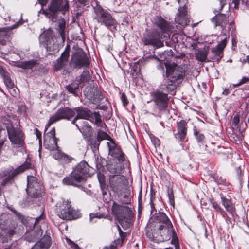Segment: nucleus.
<instances>
[{"label":"nucleus","instance_id":"1","mask_svg":"<svg viewBox=\"0 0 249 249\" xmlns=\"http://www.w3.org/2000/svg\"><path fill=\"white\" fill-rule=\"evenodd\" d=\"M69 10L68 1L66 0H52L48 9L47 10L41 9L39 13H42L45 15L52 22H55V29L62 38L63 42L66 38V34L65 31L66 22L64 18H61L57 21V12L68 11Z\"/></svg>","mask_w":249,"mask_h":249},{"label":"nucleus","instance_id":"2","mask_svg":"<svg viewBox=\"0 0 249 249\" xmlns=\"http://www.w3.org/2000/svg\"><path fill=\"white\" fill-rule=\"evenodd\" d=\"M166 68L165 75L163 74L164 79L162 84H164L167 87L173 85L175 90L185 76V67L184 66H178L176 64L167 65L165 63H160L158 67L160 70L164 71Z\"/></svg>","mask_w":249,"mask_h":249},{"label":"nucleus","instance_id":"3","mask_svg":"<svg viewBox=\"0 0 249 249\" xmlns=\"http://www.w3.org/2000/svg\"><path fill=\"white\" fill-rule=\"evenodd\" d=\"M91 168L85 161L78 164L69 177L63 179V183L65 185H73L79 187L80 183H83L88 177L91 176L92 173Z\"/></svg>","mask_w":249,"mask_h":249},{"label":"nucleus","instance_id":"4","mask_svg":"<svg viewBox=\"0 0 249 249\" xmlns=\"http://www.w3.org/2000/svg\"><path fill=\"white\" fill-rule=\"evenodd\" d=\"M156 219L160 223L158 229L163 239L167 241L172 238L171 243L175 245L176 249H178L179 245L177 235L169 218L165 213H161L157 216Z\"/></svg>","mask_w":249,"mask_h":249},{"label":"nucleus","instance_id":"5","mask_svg":"<svg viewBox=\"0 0 249 249\" xmlns=\"http://www.w3.org/2000/svg\"><path fill=\"white\" fill-rule=\"evenodd\" d=\"M156 219L160 223L158 229L163 239L167 241L172 238L171 243L175 245L176 249H178L179 245L177 235L169 218L165 213H161L157 216Z\"/></svg>","mask_w":249,"mask_h":249},{"label":"nucleus","instance_id":"6","mask_svg":"<svg viewBox=\"0 0 249 249\" xmlns=\"http://www.w3.org/2000/svg\"><path fill=\"white\" fill-rule=\"evenodd\" d=\"M168 94H175L174 86L168 85L167 87L164 84L161 83L153 93L154 101L160 111L165 110L167 108L169 102Z\"/></svg>","mask_w":249,"mask_h":249},{"label":"nucleus","instance_id":"7","mask_svg":"<svg viewBox=\"0 0 249 249\" xmlns=\"http://www.w3.org/2000/svg\"><path fill=\"white\" fill-rule=\"evenodd\" d=\"M94 18L98 23L105 26L112 32L117 30L118 23L107 10L97 5L94 7Z\"/></svg>","mask_w":249,"mask_h":249},{"label":"nucleus","instance_id":"8","mask_svg":"<svg viewBox=\"0 0 249 249\" xmlns=\"http://www.w3.org/2000/svg\"><path fill=\"white\" fill-rule=\"evenodd\" d=\"M75 113L77 115L72 121V124H76L75 122L79 119L89 120L91 122H94L97 127L101 128H106V125L101 119V116L98 112H92L90 110L87 108H81L76 107L74 108Z\"/></svg>","mask_w":249,"mask_h":249},{"label":"nucleus","instance_id":"9","mask_svg":"<svg viewBox=\"0 0 249 249\" xmlns=\"http://www.w3.org/2000/svg\"><path fill=\"white\" fill-rule=\"evenodd\" d=\"M41 43L46 48L50 54H53L58 51L57 45L55 43L54 34L51 30L44 31L40 36Z\"/></svg>","mask_w":249,"mask_h":249},{"label":"nucleus","instance_id":"10","mask_svg":"<svg viewBox=\"0 0 249 249\" xmlns=\"http://www.w3.org/2000/svg\"><path fill=\"white\" fill-rule=\"evenodd\" d=\"M75 115V111L68 107L59 108L57 111L50 117L48 124L45 126L46 131L50 125L62 119L70 120Z\"/></svg>","mask_w":249,"mask_h":249},{"label":"nucleus","instance_id":"11","mask_svg":"<svg viewBox=\"0 0 249 249\" xmlns=\"http://www.w3.org/2000/svg\"><path fill=\"white\" fill-rule=\"evenodd\" d=\"M26 191L32 197H37L44 193V187L36 178L33 176H28Z\"/></svg>","mask_w":249,"mask_h":249},{"label":"nucleus","instance_id":"12","mask_svg":"<svg viewBox=\"0 0 249 249\" xmlns=\"http://www.w3.org/2000/svg\"><path fill=\"white\" fill-rule=\"evenodd\" d=\"M58 215L60 218L65 220H73L78 218L79 214L78 212L73 209L71 202L68 200H63V203L59 205Z\"/></svg>","mask_w":249,"mask_h":249},{"label":"nucleus","instance_id":"13","mask_svg":"<svg viewBox=\"0 0 249 249\" xmlns=\"http://www.w3.org/2000/svg\"><path fill=\"white\" fill-rule=\"evenodd\" d=\"M167 35L159 32H153L143 38L142 41L145 45H152L156 48H160L164 45L163 41L161 39L168 36Z\"/></svg>","mask_w":249,"mask_h":249},{"label":"nucleus","instance_id":"14","mask_svg":"<svg viewBox=\"0 0 249 249\" xmlns=\"http://www.w3.org/2000/svg\"><path fill=\"white\" fill-rule=\"evenodd\" d=\"M45 130L44 135V145L45 147L50 150L54 151L58 149L57 145V139L55 137V130L53 128L50 131L47 132Z\"/></svg>","mask_w":249,"mask_h":249},{"label":"nucleus","instance_id":"15","mask_svg":"<svg viewBox=\"0 0 249 249\" xmlns=\"http://www.w3.org/2000/svg\"><path fill=\"white\" fill-rule=\"evenodd\" d=\"M89 60L84 52H79L74 54L71 58L70 64L74 68L88 67L89 65Z\"/></svg>","mask_w":249,"mask_h":249},{"label":"nucleus","instance_id":"16","mask_svg":"<svg viewBox=\"0 0 249 249\" xmlns=\"http://www.w3.org/2000/svg\"><path fill=\"white\" fill-rule=\"evenodd\" d=\"M126 181L124 176H110V187L114 193H118L122 191Z\"/></svg>","mask_w":249,"mask_h":249},{"label":"nucleus","instance_id":"17","mask_svg":"<svg viewBox=\"0 0 249 249\" xmlns=\"http://www.w3.org/2000/svg\"><path fill=\"white\" fill-rule=\"evenodd\" d=\"M7 133L9 138L12 143L15 144H21L23 142V134L21 131L18 128L13 127H7Z\"/></svg>","mask_w":249,"mask_h":249},{"label":"nucleus","instance_id":"18","mask_svg":"<svg viewBox=\"0 0 249 249\" xmlns=\"http://www.w3.org/2000/svg\"><path fill=\"white\" fill-rule=\"evenodd\" d=\"M70 51L69 45H67L60 57L54 62V67L56 71L61 70L67 64L70 56Z\"/></svg>","mask_w":249,"mask_h":249},{"label":"nucleus","instance_id":"19","mask_svg":"<svg viewBox=\"0 0 249 249\" xmlns=\"http://www.w3.org/2000/svg\"><path fill=\"white\" fill-rule=\"evenodd\" d=\"M31 164L30 162H27L14 169L13 167H10L6 170L3 173V176L9 175L13 179L17 175L25 170L30 168Z\"/></svg>","mask_w":249,"mask_h":249},{"label":"nucleus","instance_id":"20","mask_svg":"<svg viewBox=\"0 0 249 249\" xmlns=\"http://www.w3.org/2000/svg\"><path fill=\"white\" fill-rule=\"evenodd\" d=\"M109 154L112 157L116 158L119 161H124L126 160L124 154L118 148L114 142H107Z\"/></svg>","mask_w":249,"mask_h":249},{"label":"nucleus","instance_id":"21","mask_svg":"<svg viewBox=\"0 0 249 249\" xmlns=\"http://www.w3.org/2000/svg\"><path fill=\"white\" fill-rule=\"evenodd\" d=\"M175 22L183 27L187 26L190 21L187 13L186 8L181 5L178 8V15L175 18Z\"/></svg>","mask_w":249,"mask_h":249},{"label":"nucleus","instance_id":"22","mask_svg":"<svg viewBox=\"0 0 249 249\" xmlns=\"http://www.w3.org/2000/svg\"><path fill=\"white\" fill-rule=\"evenodd\" d=\"M178 132L175 134L177 139H178L181 142H186L187 128V122L184 120H181L177 123Z\"/></svg>","mask_w":249,"mask_h":249},{"label":"nucleus","instance_id":"23","mask_svg":"<svg viewBox=\"0 0 249 249\" xmlns=\"http://www.w3.org/2000/svg\"><path fill=\"white\" fill-rule=\"evenodd\" d=\"M227 42V37L222 39L218 44L212 49L211 51L214 55L215 59L217 61L220 60L223 56V51L226 46Z\"/></svg>","mask_w":249,"mask_h":249},{"label":"nucleus","instance_id":"24","mask_svg":"<svg viewBox=\"0 0 249 249\" xmlns=\"http://www.w3.org/2000/svg\"><path fill=\"white\" fill-rule=\"evenodd\" d=\"M154 24L159 28L160 32L169 36L170 29L167 22L161 17L156 16L154 18Z\"/></svg>","mask_w":249,"mask_h":249},{"label":"nucleus","instance_id":"25","mask_svg":"<svg viewBox=\"0 0 249 249\" xmlns=\"http://www.w3.org/2000/svg\"><path fill=\"white\" fill-rule=\"evenodd\" d=\"M220 196L222 204L226 209V211L231 214L233 217L237 216V215L236 213L235 208L231 200L225 198L223 195L221 194Z\"/></svg>","mask_w":249,"mask_h":249},{"label":"nucleus","instance_id":"26","mask_svg":"<svg viewBox=\"0 0 249 249\" xmlns=\"http://www.w3.org/2000/svg\"><path fill=\"white\" fill-rule=\"evenodd\" d=\"M120 162H112L107 164V169L108 171L111 174H114L115 176H120L122 171L124 169V165Z\"/></svg>","mask_w":249,"mask_h":249},{"label":"nucleus","instance_id":"27","mask_svg":"<svg viewBox=\"0 0 249 249\" xmlns=\"http://www.w3.org/2000/svg\"><path fill=\"white\" fill-rule=\"evenodd\" d=\"M51 245V238L49 236H44L36 243L31 249H48Z\"/></svg>","mask_w":249,"mask_h":249},{"label":"nucleus","instance_id":"28","mask_svg":"<svg viewBox=\"0 0 249 249\" xmlns=\"http://www.w3.org/2000/svg\"><path fill=\"white\" fill-rule=\"evenodd\" d=\"M227 17L226 14H220L214 16L212 18V22H215V26H226L227 21Z\"/></svg>","mask_w":249,"mask_h":249},{"label":"nucleus","instance_id":"29","mask_svg":"<svg viewBox=\"0 0 249 249\" xmlns=\"http://www.w3.org/2000/svg\"><path fill=\"white\" fill-rule=\"evenodd\" d=\"M126 210V208L119 205L115 202H114L113 204L112 207V212L115 215L117 219L124 216V212Z\"/></svg>","mask_w":249,"mask_h":249},{"label":"nucleus","instance_id":"30","mask_svg":"<svg viewBox=\"0 0 249 249\" xmlns=\"http://www.w3.org/2000/svg\"><path fill=\"white\" fill-rule=\"evenodd\" d=\"M37 64L36 60H32L30 61H24L18 63L16 66L18 68H21L23 69H32L35 67Z\"/></svg>","mask_w":249,"mask_h":249},{"label":"nucleus","instance_id":"31","mask_svg":"<svg viewBox=\"0 0 249 249\" xmlns=\"http://www.w3.org/2000/svg\"><path fill=\"white\" fill-rule=\"evenodd\" d=\"M74 125L83 135H89L91 132L92 128L87 122H83V126L81 128L77 124Z\"/></svg>","mask_w":249,"mask_h":249},{"label":"nucleus","instance_id":"32","mask_svg":"<svg viewBox=\"0 0 249 249\" xmlns=\"http://www.w3.org/2000/svg\"><path fill=\"white\" fill-rule=\"evenodd\" d=\"M117 220L122 228L124 230L128 229L131 225V219L124 215L121 216Z\"/></svg>","mask_w":249,"mask_h":249},{"label":"nucleus","instance_id":"33","mask_svg":"<svg viewBox=\"0 0 249 249\" xmlns=\"http://www.w3.org/2000/svg\"><path fill=\"white\" fill-rule=\"evenodd\" d=\"M0 226L1 230L4 231V232L7 236L11 237L15 234L16 229L15 226L9 227L8 228H5L2 226L1 223H0Z\"/></svg>","mask_w":249,"mask_h":249},{"label":"nucleus","instance_id":"34","mask_svg":"<svg viewBox=\"0 0 249 249\" xmlns=\"http://www.w3.org/2000/svg\"><path fill=\"white\" fill-rule=\"evenodd\" d=\"M4 82L6 87L12 90L13 91H15L14 88V84L13 81L11 79L9 76L7 75L3 77Z\"/></svg>","mask_w":249,"mask_h":249},{"label":"nucleus","instance_id":"35","mask_svg":"<svg viewBox=\"0 0 249 249\" xmlns=\"http://www.w3.org/2000/svg\"><path fill=\"white\" fill-rule=\"evenodd\" d=\"M79 86V83L76 81L75 82L67 86L66 89L70 93L75 94L76 90L78 89Z\"/></svg>","mask_w":249,"mask_h":249},{"label":"nucleus","instance_id":"36","mask_svg":"<svg viewBox=\"0 0 249 249\" xmlns=\"http://www.w3.org/2000/svg\"><path fill=\"white\" fill-rule=\"evenodd\" d=\"M89 79V72L88 71H83L81 74L79 79L77 80L76 81L79 83L80 85L82 83H84L85 82H88Z\"/></svg>","mask_w":249,"mask_h":249},{"label":"nucleus","instance_id":"37","mask_svg":"<svg viewBox=\"0 0 249 249\" xmlns=\"http://www.w3.org/2000/svg\"><path fill=\"white\" fill-rule=\"evenodd\" d=\"M109 138V135L101 130H98L97 132V139L98 141L103 140H107Z\"/></svg>","mask_w":249,"mask_h":249},{"label":"nucleus","instance_id":"38","mask_svg":"<svg viewBox=\"0 0 249 249\" xmlns=\"http://www.w3.org/2000/svg\"><path fill=\"white\" fill-rule=\"evenodd\" d=\"M42 234L43 231L40 228L36 232H35V231L34 232L33 239L29 240L28 239V236H27L26 238L29 242L34 241L35 240L40 238L42 236Z\"/></svg>","mask_w":249,"mask_h":249},{"label":"nucleus","instance_id":"39","mask_svg":"<svg viewBox=\"0 0 249 249\" xmlns=\"http://www.w3.org/2000/svg\"><path fill=\"white\" fill-rule=\"evenodd\" d=\"M196 57L197 60L200 61H205L207 59L206 54L202 52H199L196 54Z\"/></svg>","mask_w":249,"mask_h":249},{"label":"nucleus","instance_id":"40","mask_svg":"<svg viewBox=\"0 0 249 249\" xmlns=\"http://www.w3.org/2000/svg\"><path fill=\"white\" fill-rule=\"evenodd\" d=\"M226 149L223 146H217L213 149V152L218 155L225 154Z\"/></svg>","mask_w":249,"mask_h":249},{"label":"nucleus","instance_id":"41","mask_svg":"<svg viewBox=\"0 0 249 249\" xmlns=\"http://www.w3.org/2000/svg\"><path fill=\"white\" fill-rule=\"evenodd\" d=\"M214 180L218 184L226 185V180L223 178L221 177H219L218 176H215L214 177Z\"/></svg>","mask_w":249,"mask_h":249},{"label":"nucleus","instance_id":"42","mask_svg":"<svg viewBox=\"0 0 249 249\" xmlns=\"http://www.w3.org/2000/svg\"><path fill=\"white\" fill-rule=\"evenodd\" d=\"M53 156L54 158L57 160H60L61 159V156L63 155V153H62L61 151H60L58 149H55L54 152L52 153Z\"/></svg>","mask_w":249,"mask_h":249},{"label":"nucleus","instance_id":"43","mask_svg":"<svg viewBox=\"0 0 249 249\" xmlns=\"http://www.w3.org/2000/svg\"><path fill=\"white\" fill-rule=\"evenodd\" d=\"M210 202L213 208L215 211L219 212L222 209L221 206L216 202L212 200Z\"/></svg>","mask_w":249,"mask_h":249},{"label":"nucleus","instance_id":"44","mask_svg":"<svg viewBox=\"0 0 249 249\" xmlns=\"http://www.w3.org/2000/svg\"><path fill=\"white\" fill-rule=\"evenodd\" d=\"M194 135L195 136L198 142H202L204 139V136L202 134L199 133L197 131H194Z\"/></svg>","mask_w":249,"mask_h":249},{"label":"nucleus","instance_id":"45","mask_svg":"<svg viewBox=\"0 0 249 249\" xmlns=\"http://www.w3.org/2000/svg\"><path fill=\"white\" fill-rule=\"evenodd\" d=\"M67 243L72 249H80L79 247L68 238H66Z\"/></svg>","mask_w":249,"mask_h":249},{"label":"nucleus","instance_id":"46","mask_svg":"<svg viewBox=\"0 0 249 249\" xmlns=\"http://www.w3.org/2000/svg\"><path fill=\"white\" fill-rule=\"evenodd\" d=\"M25 21L22 19V18H21V19L20 20H19L18 22H16L14 25H12L9 27L10 29L12 30L14 29H16L19 26L23 24Z\"/></svg>","mask_w":249,"mask_h":249},{"label":"nucleus","instance_id":"47","mask_svg":"<svg viewBox=\"0 0 249 249\" xmlns=\"http://www.w3.org/2000/svg\"><path fill=\"white\" fill-rule=\"evenodd\" d=\"M61 156L60 160L64 161L65 163H69L71 160V158L66 154H63Z\"/></svg>","mask_w":249,"mask_h":249},{"label":"nucleus","instance_id":"48","mask_svg":"<svg viewBox=\"0 0 249 249\" xmlns=\"http://www.w3.org/2000/svg\"><path fill=\"white\" fill-rule=\"evenodd\" d=\"M6 176L7 177L1 182V185L3 186H5L9 183H11L12 180H13L9 175H7Z\"/></svg>","mask_w":249,"mask_h":249},{"label":"nucleus","instance_id":"49","mask_svg":"<svg viewBox=\"0 0 249 249\" xmlns=\"http://www.w3.org/2000/svg\"><path fill=\"white\" fill-rule=\"evenodd\" d=\"M240 121L239 116L238 114H236L234 116L232 124L234 126H237Z\"/></svg>","mask_w":249,"mask_h":249},{"label":"nucleus","instance_id":"50","mask_svg":"<svg viewBox=\"0 0 249 249\" xmlns=\"http://www.w3.org/2000/svg\"><path fill=\"white\" fill-rule=\"evenodd\" d=\"M121 98L122 102L123 104V105L124 106H126L128 103V101L126 96H125L124 93H123L122 94Z\"/></svg>","mask_w":249,"mask_h":249},{"label":"nucleus","instance_id":"51","mask_svg":"<svg viewBox=\"0 0 249 249\" xmlns=\"http://www.w3.org/2000/svg\"><path fill=\"white\" fill-rule=\"evenodd\" d=\"M35 131L36 138L38 140L40 144L41 143V133L37 128H36Z\"/></svg>","mask_w":249,"mask_h":249},{"label":"nucleus","instance_id":"52","mask_svg":"<svg viewBox=\"0 0 249 249\" xmlns=\"http://www.w3.org/2000/svg\"><path fill=\"white\" fill-rule=\"evenodd\" d=\"M44 215L43 214H41L39 216L36 218L35 225H36L38 224L41 221H43L44 219Z\"/></svg>","mask_w":249,"mask_h":249},{"label":"nucleus","instance_id":"53","mask_svg":"<svg viewBox=\"0 0 249 249\" xmlns=\"http://www.w3.org/2000/svg\"><path fill=\"white\" fill-rule=\"evenodd\" d=\"M168 197L169 199L171 204L173 205L174 204V195L172 191H168Z\"/></svg>","mask_w":249,"mask_h":249},{"label":"nucleus","instance_id":"54","mask_svg":"<svg viewBox=\"0 0 249 249\" xmlns=\"http://www.w3.org/2000/svg\"><path fill=\"white\" fill-rule=\"evenodd\" d=\"M100 218L98 216V213H90V221L92 222H96V221H93L94 218Z\"/></svg>","mask_w":249,"mask_h":249},{"label":"nucleus","instance_id":"55","mask_svg":"<svg viewBox=\"0 0 249 249\" xmlns=\"http://www.w3.org/2000/svg\"><path fill=\"white\" fill-rule=\"evenodd\" d=\"M249 82V78L243 77L239 82V85L241 86L243 84L248 83Z\"/></svg>","mask_w":249,"mask_h":249},{"label":"nucleus","instance_id":"56","mask_svg":"<svg viewBox=\"0 0 249 249\" xmlns=\"http://www.w3.org/2000/svg\"><path fill=\"white\" fill-rule=\"evenodd\" d=\"M178 2L179 4H182V6H184L186 9V4L188 3V0H178Z\"/></svg>","mask_w":249,"mask_h":249},{"label":"nucleus","instance_id":"57","mask_svg":"<svg viewBox=\"0 0 249 249\" xmlns=\"http://www.w3.org/2000/svg\"><path fill=\"white\" fill-rule=\"evenodd\" d=\"M0 74L2 77V78L4 77V76L7 75V73L5 71L3 67L1 66H0Z\"/></svg>","mask_w":249,"mask_h":249},{"label":"nucleus","instance_id":"58","mask_svg":"<svg viewBox=\"0 0 249 249\" xmlns=\"http://www.w3.org/2000/svg\"><path fill=\"white\" fill-rule=\"evenodd\" d=\"M219 2L220 4V8L219 10L221 11L223 9V7L224 6V5L226 4V0H219Z\"/></svg>","mask_w":249,"mask_h":249},{"label":"nucleus","instance_id":"59","mask_svg":"<svg viewBox=\"0 0 249 249\" xmlns=\"http://www.w3.org/2000/svg\"><path fill=\"white\" fill-rule=\"evenodd\" d=\"M220 213V214L222 215V216L224 217H227V216L228 215L226 212L223 210L222 209L219 212Z\"/></svg>","mask_w":249,"mask_h":249},{"label":"nucleus","instance_id":"60","mask_svg":"<svg viewBox=\"0 0 249 249\" xmlns=\"http://www.w3.org/2000/svg\"><path fill=\"white\" fill-rule=\"evenodd\" d=\"M104 249H116V245L111 244L109 247H106Z\"/></svg>","mask_w":249,"mask_h":249},{"label":"nucleus","instance_id":"61","mask_svg":"<svg viewBox=\"0 0 249 249\" xmlns=\"http://www.w3.org/2000/svg\"><path fill=\"white\" fill-rule=\"evenodd\" d=\"M233 2L234 3V8H238L240 3V0H233Z\"/></svg>","mask_w":249,"mask_h":249},{"label":"nucleus","instance_id":"62","mask_svg":"<svg viewBox=\"0 0 249 249\" xmlns=\"http://www.w3.org/2000/svg\"><path fill=\"white\" fill-rule=\"evenodd\" d=\"M230 93V90L228 89H224L222 94L225 96L228 95Z\"/></svg>","mask_w":249,"mask_h":249},{"label":"nucleus","instance_id":"63","mask_svg":"<svg viewBox=\"0 0 249 249\" xmlns=\"http://www.w3.org/2000/svg\"><path fill=\"white\" fill-rule=\"evenodd\" d=\"M39 1V3L42 5L44 6L45 5L47 2L48 0H38Z\"/></svg>","mask_w":249,"mask_h":249},{"label":"nucleus","instance_id":"64","mask_svg":"<svg viewBox=\"0 0 249 249\" xmlns=\"http://www.w3.org/2000/svg\"><path fill=\"white\" fill-rule=\"evenodd\" d=\"M241 85H239V82L237 83V84H231L230 85V88H231V89H232V88H235L236 87H238L239 86H240Z\"/></svg>","mask_w":249,"mask_h":249}]
</instances>
